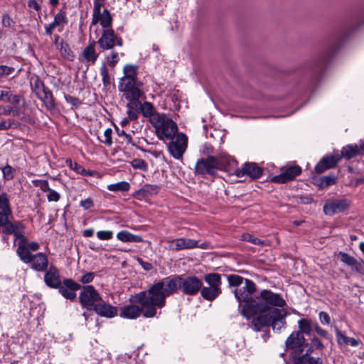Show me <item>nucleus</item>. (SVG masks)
<instances>
[{
	"mask_svg": "<svg viewBox=\"0 0 364 364\" xmlns=\"http://www.w3.org/2000/svg\"><path fill=\"white\" fill-rule=\"evenodd\" d=\"M336 336L337 343L339 346H343L346 344L348 336H346L342 331H341L338 328H336Z\"/></svg>",
	"mask_w": 364,
	"mask_h": 364,
	"instance_id": "obj_53",
	"label": "nucleus"
},
{
	"mask_svg": "<svg viewBox=\"0 0 364 364\" xmlns=\"http://www.w3.org/2000/svg\"><path fill=\"white\" fill-rule=\"evenodd\" d=\"M64 97L68 103L71 104L73 107L77 108L82 104L79 98L71 96L70 95L64 94Z\"/></svg>",
	"mask_w": 364,
	"mask_h": 364,
	"instance_id": "obj_50",
	"label": "nucleus"
},
{
	"mask_svg": "<svg viewBox=\"0 0 364 364\" xmlns=\"http://www.w3.org/2000/svg\"><path fill=\"white\" fill-rule=\"evenodd\" d=\"M16 254L20 259L26 264H28L31 261V257L33 255L29 250H28L26 245H18Z\"/></svg>",
	"mask_w": 364,
	"mask_h": 364,
	"instance_id": "obj_33",
	"label": "nucleus"
},
{
	"mask_svg": "<svg viewBox=\"0 0 364 364\" xmlns=\"http://www.w3.org/2000/svg\"><path fill=\"white\" fill-rule=\"evenodd\" d=\"M105 0H94L93 13L100 14Z\"/></svg>",
	"mask_w": 364,
	"mask_h": 364,
	"instance_id": "obj_60",
	"label": "nucleus"
},
{
	"mask_svg": "<svg viewBox=\"0 0 364 364\" xmlns=\"http://www.w3.org/2000/svg\"><path fill=\"white\" fill-rule=\"evenodd\" d=\"M287 350H291V355L301 353L307 350L312 352L311 346L300 333L293 331L285 341Z\"/></svg>",
	"mask_w": 364,
	"mask_h": 364,
	"instance_id": "obj_9",
	"label": "nucleus"
},
{
	"mask_svg": "<svg viewBox=\"0 0 364 364\" xmlns=\"http://www.w3.org/2000/svg\"><path fill=\"white\" fill-rule=\"evenodd\" d=\"M159 191V186L157 185L145 184L141 189V191L146 194H155Z\"/></svg>",
	"mask_w": 364,
	"mask_h": 364,
	"instance_id": "obj_46",
	"label": "nucleus"
},
{
	"mask_svg": "<svg viewBox=\"0 0 364 364\" xmlns=\"http://www.w3.org/2000/svg\"><path fill=\"white\" fill-rule=\"evenodd\" d=\"M135 105L136 107L134 105H130L127 107V115L131 120H136L138 118L139 111L142 113V115L144 117H151V119L156 114L154 113V105L149 102H144V103H141L140 100H138L137 105Z\"/></svg>",
	"mask_w": 364,
	"mask_h": 364,
	"instance_id": "obj_13",
	"label": "nucleus"
},
{
	"mask_svg": "<svg viewBox=\"0 0 364 364\" xmlns=\"http://www.w3.org/2000/svg\"><path fill=\"white\" fill-rule=\"evenodd\" d=\"M11 215L10 197L6 192H2L0 193V223L6 218V215Z\"/></svg>",
	"mask_w": 364,
	"mask_h": 364,
	"instance_id": "obj_26",
	"label": "nucleus"
},
{
	"mask_svg": "<svg viewBox=\"0 0 364 364\" xmlns=\"http://www.w3.org/2000/svg\"><path fill=\"white\" fill-rule=\"evenodd\" d=\"M14 23L12 18L8 14H4L2 16V25L4 27L9 28Z\"/></svg>",
	"mask_w": 364,
	"mask_h": 364,
	"instance_id": "obj_59",
	"label": "nucleus"
},
{
	"mask_svg": "<svg viewBox=\"0 0 364 364\" xmlns=\"http://www.w3.org/2000/svg\"><path fill=\"white\" fill-rule=\"evenodd\" d=\"M159 288V294L164 299V305H166V298L178 291H181L184 295L196 296L203 285L201 279L196 275H190L183 277L182 275H171L154 283Z\"/></svg>",
	"mask_w": 364,
	"mask_h": 364,
	"instance_id": "obj_3",
	"label": "nucleus"
},
{
	"mask_svg": "<svg viewBox=\"0 0 364 364\" xmlns=\"http://www.w3.org/2000/svg\"><path fill=\"white\" fill-rule=\"evenodd\" d=\"M169 245L168 248L173 251H180L186 249H193L198 247V242L189 238H177L168 241Z\"/></svg>",
	"mask_w": 364,
	"mask_h": 364,
	"instance_id": "obj_19",
	"label": "nucleus"
},
{
	"mask_svg": "<svg viewBox=\"0 0 364 364\" xmlns=\"http://www.w3.org/2000/svg\"><path fill=\"white\" fill-rule=\"evenodd\" d=\"M65 163L72 170H74L77 173H80L84 176L91 175L89 171H87L83 166L79 165L77 162L73 161L70 159H67Z\"/></svg>",
	"mask_w": 364,
	"mask_h": 364,
	"instance_id": "obj_37",
	"label": "nucleus"
},
{
	"mask_svg": "<svg viewBox=\"0 0 364 364\" xmlns=\"http://www.w3.org/2000/svg\"><path fill=\"white\" fill-rule=\"evenodd\" d=\"M137 261L144 270L150 271L153 269L151 263L144 261L141 258H137Z\"/></svg>",
	"mask_w": 364,
	"mask_h": 364,
	"instance_id": "obj_63",
	"label": "nucleus"
},
{
	"mask_svg": "<svg viewBox=\"0 0 364 364\" xmlns=\"http://www.w3.org/2000/svg\"><path fill=\"white\" fill-rule=\"evenodd\" d=\"M242 240L244 241L251 242L256 245H263L264 243L263 240L255 237L254 235H252L251 234H248V233L244 234L242 235Z\"/></svg>",
	"mask_w": 364,
	"mask_h": 364,
	"instance_id": "obj_44",
	"label": "nucleus"
},
{
	"mask_svg": "<svg viewBox=\"0 0 364 364\" xmlns=\"http://www.w3.org/2000/svg\"><path fill=\"white\" fill-rule=\"evenodd\" d=\"M117 133L119 136H122L124 137V139L127 140V143L134 146L135 144L133 142L132 136L129 134H127L124 130L119 129L117 127H115Z\"/></svg>",
	"mask_w": 364,
	"mask_h": 364,
	"instance_id": "obj_57",
	"label": "nucleus"
},
{
	"mask_svg": "<svg viewBox=\"0 0 364 364\" xmlns=\"http://www.w3.org/2000/svg\"><path fill=\"white\" fill-rule=\"evenodd\" d=\"M96 43L97 42L95 40L90 38L88 45L82 52L85 60L87 62H91L92 64L96 62L99 56L95 48Z\"/></svg>",
	"mask_w": 364,
	"mask_h": 364,
	"instance_id": "obj_28",
	"label": "nucleus"
},
{
	"mask_svg": "<svg viewBox=\"0 0 364 364\" xmlns=\"http://www.w3.org/2000/svg\"><path fill=\"white\" fill-rule=\"evenodd\" d=\"M44 282L46 284L53 289H58L62 282L58 269L53 265L50 266L48 270L45 271Z\"/></svg>",
	"mask_w": 364,
	"mask_h": 364,
	"instance_id": "obj_20",
	"label": "nucleus"
},
{
	"mask_svg": "<svg viewBox=\"0 0 364 364\" xmlns=\"http://www.w3.org/2000/svg\"><path fill=\"white\" fill-rule=\"evenodd\" d=\"M220 168L219 160L213 156L202 158L197 161L195 166V173L198 175H214Z\"/></svg>",
	"mask_w": 364,
	"mask_h": 364,
	"instance_id": "obj_11",
	"label": "nucleus"
},
{
	"mask_svg": "<svg viewBox=\"0 0 364 364\" xmlns=\"http://www.w3.org/2000/svg\"><path fill=\"white\" fill-rule=\"evenodd\" d=\"M131 164L134 168H138L142 171H146L147 169V164L143 159H134L132 160Z\"/></svg>",
	"mask_w": 364,
	"mask_h": 364,
	"instance_id": "obj_48",
	"label": "nucleus"
},
{
	"mask_svg": "<svg viewBox=\"0 0 364 364\" xmlns=\"http://www.w3.org/2000/svg\"><path fill=\"white\" fill-rule=\"evenodd\" d=\"M79 294V302L81 306L88 311L102 301V296L92 285H82Z\"/></svg>",
	"mask_w": 364,
	"mask_h": 364,
	"instance_id": "obj_8",
	"label": "nucleus"
},
{
	"mask_svg": "<svg viewBox=\"0 0 364 364\" xmlns=\"http://www.w3.org/2000/svg\"><path fill=\"white\" fill-rule=\"evenodd\" d=\"M43 96H39V98L43 100L49 109H53L55 107V100L51 90L47 87L43 90Z\"/></svg>",
	"mask_w": 364,
	"mask_h": 364,
	"instance_id": "obj_34",
	"label": "nucleus"
},
{
	"mask_svg": "<svg viewBox=\"0 0 364 364\" xmlns=\"http://www.w3.org/2000/svg\"><path fill=\"white\" fill-rule=\"evenodd\" d=\"M341 157L338 152L324 156L315 166V171L321 173L328 169L333 168L340 162Z\"/></svg>",
	"mask_w": 364,
	"mask_h": 364,
	"instance_id": "obj_16",
	"label": "nucleus"
},
{
	"mask_svg": "<svg viewBox=\"0 0 364 364\" xmlns=\"http://www.w3.org/2000/svg\"><path fill=\"white\" fill-rule=\"evenodd\" d=\"M106 60L110 67L114 68L119 60L118 53L112 50L106 58Z\"/></svg>",
	"mask_w": 364,
	"mask_h": 364,
	"instance_id": "obj_43",
	"label": "nucleus"
},
{
	"mask_svg": "<svg viewBox=\"0 0 364 364\" xmlns=\"http://www.w3.org/2000/svg\"><path fill=\"white\" fill-rule=\"evenodd\" d=\"M346 36L345 31H342L341 33L330 36L326 41V50L309 63V67L316 75L315 80L321 78L331 58L336 50L341 47Z\"/></svg>",
	"mask_w": 364,
	"mask_h": 364,
	"instance_id": "obj_5",
	"label": "nucleus"
},
{
	"mask_svg": "<svg viewBox=\"0 0 364 364\" xmlns=\"http://www.w3.org/2000/svg\"><path fill=\"white\" fill-rule=\"evenodd\" d=\"M168 144V150L170 154L176 159L183 157L187 149L188 138L183 133H178L173 139Z\"/></svg>",
	"mask_w": 364,
	"mask_h": 364,
	"instance_id": "obj_12",
	"label": "nucleus"
},
{
	"mask_svg": "<svg viewBox=\"0 0 364 364\" xmlns=\"http://www.w3.org/2000/svg\"><path fill=\"white\" fill-rule=\"evenodd\" d=\"M80 205L85 210H88V209L91 208L92 207H93L94 203H93L92 200L90 198H87L80 201Z\"/></svg>",
	"mask_w": 364,
	"mask_h": 364,
	"instance_id": "obj_61",
	"label": "nucleus"
},
{
	"mask_svg": "<svg viewBox=\"0 0 364 364\" xmlns=\"http://www.w3.org/2000/svg\"><path fill=\"white\" fill-rule=\"evenodd\" d=\"M318 318L322 325L328 326L331 323V317L326 311H320L318 314Z\"/></svg>",
	"mask_w": 364,
	"mask_h": 364,
	"instance_id": "obj_54",
	"label": "nucleus"
},
{
	"mask_svg": "<svg viewBox=\"0 0 364 364\" xmlns=\"http://www.w3.org/2000/svg\"><path fill=\"white\" fill-rule=\"evenodd\" d=\"M1 171L4 181H11L15 177L16 170L9 164H6L2 167Z\"/></svg>",
	"mask_w": 364,
	"mask_h": 364,
	"instance_id": "obj_41",
	"label": "nucleus"
},
{
	"mask_svg": "<svg viewBox=\"0 0 364 364\" xmlns=\"http://www.w3.org/2000/svg\"><path fill=\"white\" fill-rule=\"evenodd\" d=\"M338 257L341 261L346 265L351 267L358 272H362L363 269V262L358 261L355 258L350 256L348 253L340 252Z\"/></svg>",
	"mask_w": 364,
	"mask_h": 364,
	"instance_id": "obj_25",
	"label": "nucleus"
},
{
	"mask_svg": "<svg viewBox=\"0 0 364 364\" xmlns=\"http://www.w3.org/2000/svg\"><path fill=\"white\" fill-rule=\"evenodd\" d=\"M68 18L66 16V12L63 10H60L57 13L53 21L45 26V33L47 36H51L53 30L60 25L67 24Z\"/></svg>",
	"mask_w": 364,
	"mask_h": 364,
	"instance_id": "obj_24",
	"label": "nucleus"
},
{
	"mask_svg": "<svg viewBox=\"0 0 364 364\" xmlns=\"http://www.w3.org/2000/svg\"><path fill=\"white\" fill-rule=\"evenodd\" d=\"M92 310L95 311L96 314L100 316L106 318H113L117 314V308L105 303L102 299L101 301H99Z\"/></svg>",
	"mask_w": 364,
	"mask_h": 364,
	"instance_id": "obj_21",
	"label": "nucleus"
},
{
	"mask_svg": "<svg viewBox=\"0 0 364 364\" xmlns=\"http://www.w3.org/2000/svg\"><path fill=\"white\" fill-rule=\"evenodd\" d=\"M314 329L318 336H320L326 339L330 338L328 331L321 328L316 322H315V323H314Z\"/></svg>",
	"mask_w": 364,
	"mask_h": 364,
	"instance_id": "obj_56",
	"label": "nucleus"
},
{
	"mask_svg": "<svg viewBox=\"0 0 364 364\" xmlns=\"http://www.w3.org/2000/svg\"><path fill=\"white\" fill-rule=\"evenodd\" d=\"M152 126L156 129L157 137L164 140L173 139L178 134V127L176 122L169 119L164 114L156 113L150 119Z\"/></svg>",
	"mask_w": 364,
	"mask_h": 364,
	"instance_id": "obj_6",
	"label": "nucleus"
},
{
	"mask_svg": "<svg viewBox=\"0 0 364 364\" xmlns=\"http://www.w3.org/2000/svg\"><path fill=\"white\" fill-rule=\"evenodd\" d=\"M12 215H6V218L0 223V227L3 228V232L6 235H11L15 232L14 223L9 221V218Z\"/></svg>",
	"mask_w": 364,
	"mask_h": 364,
	"instance_id": "obj_38",
	"label": "nucleus"
},
{
	"mask_svg": "<svg viewBox=\"0 0 364 364\" xmlns=\"http://www.w3.org/2000/svg\"><path fill=\"white\" fill-rule=\"evenodd\" d=\"M32 90L36 92V95H39V92L42 91L46 87L44 82L38 77H36L33 82H31Z\"/></svg>",
	"mask_w": 364,
	"mask_h": 364,
	"instance_id": "obj_42",
	"label": "nucleus"
},
{
	"mask_svg": "<svg viewBox=\"0 0 364 364\" xmlns=\"http://www.w3.org/2000/svg\"><path fill=\"white\" fill-rule=\"evenodd\" d=\"M314 183L321 189L328 188L336 183L337 177L334 174H329L322 177L314 178Z\"/></svg>",
	"mask_w": 364,
	"mask_h": 364,
	"instance_id": "obj_31",
	"label": "nucleus"
},
{
	"mask_svg": "<svg viewBox=\"0 0 364 364\" xmlns=\"http://www.w3.org/2000/svg\"><path fill=\"white\" fill-rule=\"evenodd\" d=\"M101 16V26L103 28H109L112 27L113 18L109 11L107 9H104L103 11L100 12Z\"/></svg>",
	"mask_w": 364,
	"mask_h": 364,
	"instance_id": "obj_36",
	"label": "nucleus"
},
{
	"mask_svg": "<svg viewBox=\"0 0 364 364\" xmlns=\"http://www.w3.org/2000/svg\"><path fill=\"white\" fill-rule=\"evenodd\" d=\"M360 155L358 149V144H348L342 148L341 154H339V156L341 157V160L344 158L347 160H350L356 156Z\"/></svg>",
	"mask_w": 364,
	"mask_h": 364,
	"instance_id": "obj_30",
	"label": "nucleus"
},
{
	"mask_svg": "<svg viewBox=\"0 0 364 364\" xmlns=\"http://www.w3.org/2000/svg\"><path fill=\"white\" fill-rule=\"evenodd\" d=\"M28 6L36 11H39L41 9V6L36 1V0H28Z\"/></svg>",
	"mask_w": 364,
	"mask_h": 364,
	"instance_id": "obj_64",
	"label": "nucleus"
},
{
	"mask_svg": "<svg viewBox=\"0 0 364 364\" xmlns=\"http://www.w3.org/2000/svg\"><path fill=\"white\" fill-rule=\"evenodd\" d=\"M117 239L123 242H141L143 238L136 235H134L127 230H122L117 234Z\"/></svg>",
	"mask_w": 364,
	"mask_h": 364,
	"instance_id": "obj_32",
	"label": "nucleus"
},
{
	"mask_svg": "<svg viewBox=\"0 0 364 364\" xmlns=\"http://www.w3.org/2000/svg\"><path fill=\"white\" fill-rule=\"evenodd\" d=\"M100 74L102 75L104 87L105 88H109L111 85V77L109 76L108 69L104 63L100 67Z\"/></svg>",
	"mask_w": 364,
	"mask_h": 364,
	"instance_id": "obj_40",
	"label": "nucleus"
},
{
	"mask_svg": "<svg viewBox=\"0 0 364 364\" xmlns=\"http://www.w3.org/2000/svg\"><path fill=\"white\" fill-rule=\"evenodd\" d=\"M159 288L154 284L147 290L132 295L129 301L133 304L121 309L120 316L135 319L141 314L145 318H154L157 314V309L164 306V299L158 292Z\"/></svg>",
	"mask_w": 364,
	"mask_h": 364,
	"instance_id": "obj_2",
	"label": "nucleus"
},
{
	"mask_svg": "<svg viewBox=\"0 0 364 364\" xmlns=\"http://www.w3.org/2000/svg\"><path fill=\"white\" fill-rule=\"evenodd\" d=\"M139 67L134 64H126L123 67V76L119 78L118 90L122 93V97L127 100V107L138 103L144 96V83L137 77Z\"/></svg>",
	"mask_w": 364,
	"mask_h": 364,
	"instance_id": "obj_4",
	"label": "nucleus"
},
{
	"mask_svg": "<svg viewBox=\"0 0 364 364\" xmlns=\"http://www.w3.org/2000/svg\"><path fill=\"white\" fill-rule=\"evenodd\" d=\"M301 171L302 169L299 166H290L284 168L280 174L273 176L271 181L277 183H286L299 176Z\"/></svg>",
	"mask_w": 364,
	"mask_h": 364,
	"instance_id": "obj_15",
	"label": "nucleus"
},
{
	"mask_svg": "<svg viewBox=\"0 0 364 364\" xmlns=\"http://www.w3.org/2000/svg\"><path fill=\"white\" fill-rule=\"evenodd\" d=\"M97 237L100 240H109L113 237V232L112 230H100L97 232Z\"/></svg>",
	"mask_w": 364,
	"mask_h": 364,
	"instance_id": "obj_49",
	"label": "nucleus"
},
{
	"mask_svg": "<svg viewBox=\"0 0 364 364\" xmlns=\"http://www.w3.org/2000/svg\"><path fill=\"white\" fill-rule=\"evenodd\" d=\"M130 188V185L127 181H120L117 183L110 184L107 186V189L110 191H128Z\"/></svg>",
	"mask_w": 364,
	"mask_h": 364,
	"instance_id": "obj_39",
	"label": "nucleus"
},
{
	"mask_svg": "<svg viewBox=\"0 0 364 364\" xmlns=\"http://www.w3.org/2000/svg\"><path fill=\"white\" fill-rule=\"evenodd\" d=\"M262 173L263 168L253 162H246L241 168L236 170L237 176L242 177L247 175L252 179L259 178L262 176Z\"/></svg>",
	"mask_w": 364,
	"mask_h": 364,
	"instance_id": "obj_17",
	"label": "nucleus"
},
{
	"mask_svg": "<svg viewBox=\"0 0 364 364\" xmlns=\"http://www.w3.org/2000/svg\"><path fill=\"white\" fill-rule=\"evenodd\" d=\"M47 199L49 202H58L60 199V194L53 189L48 191Z\"/></svg>",
	"mask_w": 364,
	"mask_h": 364,
	"instance_id": "obj_52",
	"label": "nucleus"
},
{
	"mask_svg": "<svg viewBox=\"0 0 364 364\" xmlns=\"http://www.w3.org/2000/svg\"><path fill=\"white\" fill-rule=\"evenodd\" d=\"M312 352H307V350L301 353L291 355L293 364H322L319 358H315L311 356Z\"/></svg>",
	"mask_w": 364,
	"mask_h": 364,
	"instance_id": "obj_22",
	"label": "nucleus"
},
{
	"mask_svg": "<svg viewBox=\"0 0 364 364\" xmlns=\"http://www.w3.org/2000/svg\"><path fill=\"white\" fill-rule=\"evenodd\" d=\"M82 285L72 279H64L58 288V292L66 299L75 301L77 298V291L80 290Z\"/></svg>",
	"mask_w": 364,
	"mask_h": 364,
	"instance_id": "obj_14",
	"label": "nucleus"
},
{
	"mask_svg": "<svg viewBox=\"0 0 364 364\" xmlns=\"http://www.w3.org/2000/svg\"><path fill=\"white\" fill-rule=\"evenodd\" d=\"M31 268L37 272H45L48 267V260L46 254L39 252L31 257Z\"/></svg>",
	"mask_w": 364,
	"mask_h": 364,
	"instance_id": "obj_23",
	"label": "nucleus"
},
{
	"mask_svg": "<svg viewBox=\"0 0 364 364\" xmlns=\"http://www.w3.org/2000/svg\"><path fill=\"white\" fill-rule=\"evenodd\" d=\"M309 343L311 346L312 353L314 352V349L323 350L324 348L323 344L316 337L312 338L311 340V343Z\"/></svg>",
	"mask_w": 364,
	"mask_h": 364,
	"instance_id": "obj_51",
	"label": "nucleus"
},
{
	"mask_svg": "<svg viewBox=\"0 0 364 364\" xmlns=\"http://www.w3.org/2000/svg\"><path fill=\"white\" fill-rule=\"evenodd\" d=\"M102 50H111L115 46H123L122 38L111 28H104L99 40L96 41Z\"/></svg>",
	"mask_w": 364,
	"mask_h": 364,
	"instance_id": "obj_10",
	"label": "nucleus"
},
{
	"mask_svg": "<svg viewBox=\"0 0 364 364\" xmlns=\"http://www.w3.org/2000/svg\"><path fill=\"white\" fill-rule=\"evenodd\" d=\"M349 208V203L346 199L328 200L323 206V212L326 215H333L343 212Z\"/></svg>",
	"mask_w": 364,
	"mask_h": 364,
	"instance_id": "obj_18",
	"label": "nucleus"
},
{
	"mask_svg": "<svg viewBox=\"0 0 364 364\" xmlns=\"http://www.w3.org/2000/svg\"><path fill=\"white\" fill-rule=\"evenodd\" d=\"M95 277V273L92 272H85L79 278V282L83 284L91 283Z\"/></svg>",
	"mask_w": 364,
	"mask_h": 364,
	"instance_id": "obj_47",
	"label": "nucleus"
},
{
	"mask_svg": "<svg viewBox=\"0 0 364 364\" xmlns=\"http://www.w3.org/2000/svg\"><path fill=\"white\" fill-rule=\"evenodd\" d=\"M14 124V121L9 119V120H2L0 122V130H6L12 127Z\"/></svg>",
	"mask_w": 364,
	"mask_h": 364,
	"instance_id": "obj_62",
	"label": "nucleus"
},
{
	"mask_svg": "<svg viewBox=\"0 0 364 364\" xmlns=\"http://www.w3.org/2000/svg\"><path fill=\"white\" fill-rule=\"evenodd\" d=\"M14 71V68L7 65H0V78L11 75Z\"/></svg>",
	"mask_w": 364,
	"mask_h": 364,
	"instance_id": "obj_55",
	"label": "nucleus"
},
{
	"mask_svg": "<svg viewBox=\"0 0 364 364\" xmlns=\"http://www.w3.org/2000/svg\"><path fill=\"white\" fill-rule=\"evenodd\" d=\"M32 183L34 186L40 188L43 192H48L50 191V187L48 181L46 180H33Z\"/></svg>",
	"mask_w": 364,
	"mask_h": 364,
	"instance_id": "obj_45",
	"label": "nucleus"
},
{
	"mask_svg": "<svg viewBox=\"0 0 364 364\" xmlns=\"http://www.w3.org/2000/svg\"><path fill=\"white\" fill-rule=\"evenodd\" d=\"M58 48L60 50V55L63 58L69 60H73L75 57L73 52L70 48L69 44L65 42L63 39H61L60 42V46L58 47Z\"/></svg>",
	"mask_w": 364,
	"mask_h": 364,
	"instance_id": "obj_35",
	"label": "nucleus"
},
{
	"mask_svg": "<svg viewBox=\"0 0 364 364\" xmlns=\"http://www.w3.org/2000/svg\"><path fill=\"white\" fill-rule=\"evenodd\" d=\"M21 98L22 97L20 95L15 94L9 89L0 92V101L9 103L14 106L18 105Z\"/></svg>",
	"mask_w": 364,
	"mask_h": 364,
	"instance_id": "obj_27",
	"label": "nucleus"
},
{
	"mask_svg": "<svg viewBox=\"0 0 364 364\" xmlns=\"http://www.w3.org/2000/svg\"><path fill=\"white\" fill-rule=\"evenodd\" d=\"M297 323L299 330L294 331L300 333L304 336V335L309 336L311 334L314 328L315 322L311 319L301 318L298 321Z\"/></svg>",
	"mask_w": 364,
	"mask_h": 364,
	"instance_id": "obj_29",
	"label": "nucleus"
},
{
	"mask_svg": "<svg viewBox=\"0 0 364 364\" xmlns=\"http://www.w3.org/2000/svg\"><path fill=\"white\" fill-rule=\"evenodd\" d=\"M232 292L238 301L240 314L247 319L252 318L251 328L259 332L264 327L272 326L279 331L287 325L288 315L284 307L287 305L282 296L269 289L255 295L257 285L251 279L237 274L226 275Z\"/></svg>",
	"mask_w": 364,
	"mask_h": 364,
	"instance_id": "obj_1",
	"label": "nucleus"
},
{
	"mask_svg": "<svg viewBox=\"0 0 364 364\" xmlns=\"http://www.w3.org/2000/svg\"><path fill=\"white\" fill-rule=\"evenodd\" d=\"M204 280L208 286H202L200 295L204 299L212 301L218 298L222 293L221 275L218 273L207 274L204 276Z\"/></svg>",
	"mask_w": 364,
	"mask_h": 364,
	"instance_id": "obj_7",
	"label": "nucleus"
},
{
	"mask_svg": "<svg viewBox=\"0 0 364 364\" xmlns=\"http://www.w3.org/2000/svg\"><path fill=\"white\" fill-rule=\"evenodd\" d=\"M112 130L110 128L106 129L104 132V136H105V139L103 142L107 146H110L112 144Z\"/></svg>",
	"mask_w": 364,
	"mask_h": 364,
	"instance_id": "obj_58",
	"label": "nucleus"
}]
</instances>
